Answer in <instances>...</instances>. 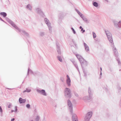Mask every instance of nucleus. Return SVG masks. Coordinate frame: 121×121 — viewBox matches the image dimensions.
Masks as SVG:
<instances>
[{
    "label": "nucleus",
    "instance_id": "obj_14",
    "mask_svg": "<svg viewBox=\"0 0 121 121\" xmlns=\"http://www.w3.org/2000/svg\"><path fill=\"white\" fill-rule=\"evenodd\" d=\"M105 32L107 36H108V35H112L110 32L108 30H106L105 31Z\"/></svg>",
    "mask_w": 121,
    "mask_h": 121
},
{
    "label": "nucleus",
    "instance_id": "obj_26",
    "mask_svg": "<svg viewBox=\"0 0 121 121\" xmlns=\"http://www.w3.org/2000/svg\"><path fill=\"white\" fill-rule=\"evenodd\" d=\"M71 29L72 30L73 33L74 34H75V32L74 30V29L73 28H72Z\"/></svg>",
    "mask_w": 121,
    "mask_h": 121
},
{
    "label": "nucleus",
    "instance_id": "obj_23",
    "mask_svg": "<svg viewBox=\"0 0 121 121\" xmlns=\"http://www.w3.org/2000/svg\"><path fill=\"white\" fill-rule=\"evenodd\" d=\"M93 36L94 38H95L96 37V36L94 32H93Z\"/></svg>",
    "mask_w": 121,
    "mask_h": 121
},
{
    "label": "nucleus",
    "instance_id": "obj_37",
    "mask_svg": "<svg viewBox=\"0 0 121 121\" xmlns=\"http://www.w3.org/2000/svg\"><path fill=\"white\" fill-rule=\"evenodd\" d=\"M74 121H78L77 119H76L74 120Z\"/></svg>",
    "mask_w": 121,
    "mask_h": 121
},
{
    "label": "nucleus",
    "instance_id": "obj_22",
    "mask_svg": "<svg viewBox=\"0 0 121 121\" xmlns=\"http://www.w3.org/2000/svg\"><path fill=\"white\" fill-rule=\"evenodd\" d=\"M88 118V116L86 117V115L85 117L84 118V119L86 121H88L90 119H87Z\"/></svg>",
    "mask_w": 121,
    "mask_h": 121
},
{
    "label": "nucleus",
    "instance_id": "obj_47",
    "mask_svg": "<svg viewBox=\"0 0 121 121\" xmlns=\"http://www.w3.org/2000/svg\"><path fill=\"white\" fill-rule=\"evenodd\" d=\"M105 0V1H107V0Z\"/></svg>",
    "mask_w": 121,
    "mask_h": 121
},
{
    "label": "nucleus",
    "instance_id": "obj_17",
    "mask_svg": "<svg viewBox=\"0 0 121 121\" xmlns=\"http://www.w3.org/2000/svg\"><path fill=\"white\" fill-rule=\"evenodd\" d=\"M93 5L94 6L96 7H97L98 6V4L96 2H95L93 3Z\"/></svg>",
    "mask_w": 121,
    "mask_h": 121
},
{
    "label": "nucleus",
    "instance_id": "obj_34",
    "mask_svg": "<svg viewBox=\"0 0 121 121\" xmlns=\"http://www.w3.org/2000/svg\"><path fill=\"white\" fill-rule=\"evenodd\" d=\"M14 118H13L11 120V121H14Z\"/></svg>",
    "mask_w": 121,
    "mask_h": 121
},
{
    "label": "nucleus",
    "instance_id": "obj_21",
    "mask_svg": "<svg viewBox=\"0 0 121 121\" xmlns=\"http://www.w3.org/2000/svg\"><path fill=\"white\" fill-rule=\"evenodd\" d=\"M88 118V116L86 117V115L85 117L84 118V119L86 121H88L90 119H87Z\"/></svg>",
    "mask_w": 121,
    "mask_h": 121
},
{
    "label": "nucleus",
    "instance_id": "obj_8",
    "mask_svg": "<svg viewBox=\"0 0 121 121\" xmlns=\"http://www.w3.org/2000/svg\"><path fill=\"white\" fill-rule=\"evenodd\" d=\"M19 101L20 103H24L26 101L25 99H23L22 98H19Z\"/></svg>",
    "mask_w": 121,
    "mask_h": 121
},
{
    "label": "nucleus",
    "instance_id": "obj_1",
    "mask_svg": "<svg viewBox=\"0 0 121 121\" xmlns=\"http://www.w3.org/2000/svg\"><path fill=\"white\" fill-rule=\"evenodd\" d=\"M65 95L66 97L70 98L71 96L70 91L69 88H66L65 90Z\"/></svg>",
    "mask_w": 121,
    "mask_h": 121
},
{
    "label": "nucleus",
    "instance_id": "obj_12",
    "mask_svg": "<svg viewBox=\"0 0 121 121\" xmlns=\"http://www.w3.org/2000/svg\"><path fill=\"white\" fill-rule=\"evenodd\" d=\"M91 98V96H90L89 97L88 96H85L84 98V99L86 100H87L90 99Z\"/></svg>",
    "mask_w": 121,
    "mask_h": 121
},
{
    "label": "nucleus",
    "instance_id": "obj_46",
    "mask_svg": "<svg viewBox=\"0 0 121 121\" xmlns=\"http://www.w3.org/2000/svg\"><path fill=\"white\" fill-rule=\"evenodd\" d=\"M102 74V73H101V71L100 73V75H101Z\"/></svg>",
    "mask_w": 121,
    "mask_h": 121
},
{
    "label": "nucleus",
    "instance_id": "obj_28",
    "mask_svg": "<svg viewBox=\"0 0 121 121\" xmlns=\"http://www.w3.org/2000/svg\"><path fill=\"white\" fill-rule=\"evenodd\" d=\"M76 10L77 12L79 14V15L80 14V13H81L77 10L76 9Z\"/></svg>",
    "mask_w": 121,
    "mask_h": 121
},
{
    "label": "nucleus",
    "instance_id": "obj_16",
    "mask_svg": "<svg viewBox=\"0 0 121 121\" xmlns=\"http://www.w3.org/2000/svg\"><path fill=\"white\" fill-rule=\"evenodd\" d=\"M57 52H58V54H61V52L60 50L59 49V47L57 45Z\"/></svg>",
    "mask_w": 121,
    "mask_h": 121
},
{
    "label": "nucleus",
    "instance_id": "obj_33",
    "mask_svg": "<svg viewBox=\"0 0 121 121\" xmlns=\"http://www.w3.org/2000/svg\"><path fill=\"white\" fill-rule=\"evenodd\" d=\"M113 51L115 53L117 51V50L116 51V48H115L113 50Z\"/></svg>",
    "mask_w": 121,
    "mask_h": 121
},
{
    "label": "nucleus",
    "instance_id": "obj_29",
    "mask_svg": "<svg viewBox=\"0 0 121 121\" xmlns=\"http://www.w3.org/2000/svg\"><path fill=\"white\" fill-rule=\"evenodd\" d=\"M79 15L82 18V17L84 16L81 13H80V14Z\"/></svg>",
    "mask_w": 121,
    "mask_h": 121
},
{
    "label": "nucleus",
    "instance_id": "obj_25",
    "mask_svg": "<svg viewBox=\"0 0 121 121\" xmlns=\"http://www.w3.org/2000/svg\"><path fill=\"white\" fill-rule=\"evenodd\" d=\"M60 80L62 82H63L64 80V78L63 77H61Z\"/></svg>",
    "mask_w": 121,
    "mask_h": 121
},
{
    "label": "nucleus",
    "instance_id": "obj_20",
    "mask_svg": "<svg viewBox=\"0 0 121 121\" xmlns=\"http://www.w3.org/2000/svg\"><path fill=\"white\" fill-rule=\"evenodd\" d=\"M117 26L119 27H121V21H120L118 23Z\"/></svg>",
    "mask_w": 121,
    "mask_h": 121
},
{
    "label": "nucleus",
    "instance_id": "obj_13",
    "mask_svg": "<svg viewBox=\"0 0 121 121\" xmlns=\"http://www.w3.org/2000/svg\"><path fill=\"white\" fill-rule=\"evenodd\" d=\"M0 14L3 16L4 17H5L7 15L6 13L5 12H1L0 13Z\"/></svg>",
    "mask_w": 121,
    "mask_h": 121
},
{
    "label": "nucleus",
    "instance_id": "obj_48",
    "mask_svg": "<svg viewBox=\"0 0 121 121\" xmlns=\"http://www.w3.org/2000/svg\"><path fill=\"white\" fill-rule=\"evenodd\" d=\"M30 90L29 91H28L27 92H30Z\"/></svg>",
    "mask_w": 121,
    "mask_h": 121
},
{
    "label": "nucleus",
    "instance_id": "obj_32",
    "mask_svg": "<svg viewBox=\"0 0 121 121\" xmlns=\"http://www.w3.org/2000/svg\"><path fill=\"white\" fill-rule=\"evenodd\" d=\"M118 63L119 64H120V60H117Z\"/></svg>",
    "mask_w": 121,
    "mask_h": 121
},
{
    "label": "nucleus",
    "instance_id": "obj_2",
    "mask_svg": "<svg viewBox=\"0 0 121 121\" xmlns=\"http://www.w3.org/2000/svg\"><path fill=\"white\" fill-rule=\"evenodd\" d=\"M68 105L69 107L70 112L72 113H73L72 105L69 100H68Z\"/></svg>",
    "mask_w": 121,
    "mask_h": 121
},
{
    "label": "nucleus",
    "instance_id": "obj_35",
    "mask_svg": "<svg viewBox=\"0 0 121 121\" xmlns=\"http://www.w3.org/2000/svg\"><path fill=\"white\" fill-rule=\"evenodd\" d=\"M75 94V95L77 96H78V94L77 93H74Z\"/></svg>",
    "mask_w": 121,
    "mask_h": 121
},
{
    "label": "nucleus",
    "instance_id": "obj_42",
    "mask_svg": "<svg viewBox=\"0 0 121 121\" xmlns=\"http://www.w3.org/2000/svg\"><path fill=\"white\" fill-rule=\"evenodd\" d=\"M15 108L16 109V111L17 110V107H15Z\"/></svg>",
    "mask_w": 121,
    "mask_h": 121
},
{
    "label": "nucleus",
    "instance_id": "obj_39",
    "mask_svg": "<svg viewBox=\"0 0 121 121\" xmlns=\"http://www.w3.org/2000/svg\"><path fill=\"white\" fill-rule=\"evenodd\" d=\"M0 19L1 20V21H3V20L1 18H0Z\"/></svg>",
    "mask_w": 121,
    "mask_h": 121
},
{
    "label": "nucleus",
    "instance_id": "obj_15",
    "mask_svg": "<svg viewBox=\"0 0 121 121\" xmlns=\"http://www.w3.org/2000/svg\"><path fill=\"white\" fill-rule=\"evenodd\" d=\"M45 20L46 22V24H47V25L48 26H50V23H49V22H48V20L47 19H45Z\"/></svg>",
    "mask_w": 121,
    "mask_h": 121
},
{
    "label": "nucleus",
    "instance_id": "obj_9",
    "mask_svg": "<svg viewBox=\"0 0 121 121\" xmlns=\"http://www.w3.org/2000/svg\"><path fill=\"white\" fill-rule=\"evenodd\" d=\"M76 56L77 58L80 61V60H81L83 58L79 54H76Z\"/></svg>",
    "mask_w": 121,
    "mask_h": 121
},
{
    "label": "nucleus",
    "instance_id": "obj_36",
    "mask_svg": "<svg viewBox=\"0 0 121 121\" xmlns=\"http://www.w3.org/2000/svg\"><path fill=\"white\" fill-rule=\"evenodd\" d=\"M11 106V105H9L8 106V107L9 108H10Z\"/></svg>",
    "mask_w": 121,
    "mask_h": 121
},
{
    "label": "nucleus",
    "instance_id": "obj_7",
    "mask_svg": "<svg viewBox=\"0 0 121 121\" xmlns=\"http://www.w3.org/2000/svg\"><path fill=\"white\" fill-rule=\"evenodd\" d=\"M92 113L91 112H88L87 114L86 115V117L88 116V118L87 119H90L92 116Z\"/></svg>",
    "mask_w": 121,
    "mask_h": 121
},
{
    "label": "nucleus",
    "instance_id": "obj_50",
    "mask_svg": "<svg viewBox=\"0 0 121 121\" xmlns=\"http://www.w3.org/2000/svg\"><path fill=\"white\" fill-rule=\"evenodd\" d=\"M114 24H115V25H115V23H114Z\"/></svg>",
    "mask_w": 121,
    "mask_h": 121
},
{
    "label": "nucleus",
    "instance_id": "obj_49",
    "mask_svg": "<svg viewBox=\"0 0 121 121\" xmlns=\"http://www.w3.org/2000/svg\"><path fill=\"white\" fill-rule=\"evenodd\" d=\"M49 29L50 30V28L49 27Z\"/></svg>",
    "mask_w": 121,
    "mask_h": 121
},
{
    "label": "nucleus",
    "instance_id": "obj_27",
    "mask_svg": "<svg viewBox=\"0 0 121 121\" xmlns=\"http://www.w3.org/2000/svg\"><path fill=\"white\" fill-rule=\"evenodd\" d=\"M30 105L29 104H28L26 105V107L28 108H29L30 107Z\"/></svg>",
    "mask_w": 121,
    "mask_h": 121
},
{
    "label": "nucleus",
    "instance_id": "obj_44",
    "mask_svg": "<svg viewBox=\"0 0 121 121\" xmlns=\"http://www.w3.org/2000/svg\"><path fill=\"white\" fill-rule=\"evenodd\" d=\"M100 70H101V72L102 70V68L101 67L100 68Z\"/></svg>",
    "mask_w": 121,
    "mask_h": 121
},
{
    "label": "nucleus",
    "instance_id": "obj_24",
    "mask_svg": "<svg viewBox=\"0 0 121 121\" xmlns=\"http://www.w3.org/2000/svg\"><path fill=\"white\" fill-rule=\"evenodd\" d=\"M76 67V68L77 69H78V66L77 64L76 63L75 64H74V65Z\"/></svg>",
    "mask_w": 121,
    "mask_h": 121
},
{
    "label": "nucleus",
    "instance_id": "obj_4",
    "mask_svg": "<svg viewBox=\"0 0 121 121\" xmlns=\"http://www.w3.org/2000/svg\"><path fill=\"white\" fill-rule=\"evenodd\" d=\"M107 36L108 40L111 43H112L113 42V41L112 37V35H108V36Z\"/></svg>",
    "mask_w": 121,
    "mask_h": 121
},
{
    "label": "nucleus",
    "instance_id": "obj_30",
    "mask_svg": "<svg viewBox=\"0 0 121 121\" xmlns=\"http://www.w3.org/2000/svg\"><path fill=\"white\" fill-rule=\"evenodd\" d=\"M27 8H29V9H30V5H28L27 6Z\"/></svg>",
    "mask_w": 121,
    "mask_h": 121
},
{
    "label": "nucleus",
    "instance_id": "obj_31",
    "mask_svg": "<svg viewBox=\"0 0 121 121\" xmlns=\"http://www.w3.org/2000/svg\"><path fill=\"white\" fill-rule=\"evenodd\" d=\"M0 111L2 112V110L1 106H0Z\"/></svg>",
    "mask_w": 121,
    "mask_h": 121
},
{
    "label": "nucleus",
    "instance_id": "obj_41",
    "mask_svg": "<svg viewBox=\"0 0 121 121\" xmlns=\"http://www.w3.org/2000/svg\"><path fill=\"white\" fill-rule=\"evenodd\" d=\"M76 63L75 62H74V63H73V64L74 65V64H75Z\"/></svg>",
    "mask_w": 121,
    "mask_h": 121
},
{
    "label": "nucleus",
    "instance_id": "obj_38",
    "mask_svg": "<svg viewBox=\"0 0 121 121\" xmlns=\"http://www.w3.org/2000/svg\"><path fill=\"white\" fill-rule=\"evenodd\" d=\"M72 61V63H74V62H75V61L74 60Z\"/></svg>",
    "mask_w": 121,
    "mask_h": 121
},
{
    "label": "nucleus",
    "instance_id": "obj_45",
    "mask_svg": "<svg viewBox=\"0 0 121 121\" xmlns=\"http://www.w3.org/2000/svg\"><path fill=\"white\" fill-rule=\"evenodd\" d=\"M83 28H82L81 29V31H83Z\"/></svg>",
    "mask_w": 121,
    "mask_h": 121
},
{
    "label": "nucleus",
    "instance_id": "obj_6",
    "mask_svg": "<svg viewBox=\"0 0 121 121\" xmlns=\"http://www.w3.org/2000/svg\"><path fill=\"white\" fill-rule=\"evenodd\" d=\"M73 121H74V120L77 119V117L76 115L75 114H73L72 116Z\"/></svg>",
    "mask_w": 121,
    "mask_h": 121
},
{
    "label": "nucleus",
    "instance_id": "obj_40",
    "mask_svg": "<svg viewBox=\"0 0 121 121\" xmlns=\"http://www.w3.org/2000/svg\"><path fill=\"white\" fill-rule=\"evenodd\" d=\"M79 28L80 29H82V27L81 26H80L79 27Z\"/></svg>",
    "mask_w": 121,
    "mask_h": 121
},
{
    "label": "nucleus",
    "instance_id": "obj_5",
    "mask_svg": "<svg viewBox=\"0 0 121 121\" xmlns=\"http://www.w3.org/2000/svg\"><path fill=\"white\" fill-rule=\"evenodd\" d=\"M81 65H83L84 64H86V61L83 58L80 61Z\"/></svg>",
    "mask_w": 121,
    "mask_h": 121
},
{
    "label": "nucleus",
    "instance_id": "obj_18",
    "mask_svg": "<svg viewBox=\"0 0 121 121\" xmlns=\"http://www.w3.org/2000/svg\"><path fill=\"white\" fill-rule=\"evenodd\" d=\"M57 58L59 60L60 62H62V59L61 58V57L60 56H57Z\"/></svg>",
    "mask_w": 121,
    "mask_h": 121
},
{
    "label": "nucleus",
    "instance_id": "obj_43",
    "mask_svg": "<svg viewBox=\"0 0 121 121\" xmlns=\"http://www.w3.org/2000/svg\"><path fill=\"white\" fill-rule=\"evenodd\" d=\"M85 32V30H83L82 33H84Z\"/></svg>",
    "mask_w": 121,
    "mask_h": 121
},
{
    "label": "nucleus",
    "instance_id": "obj_11",
    "mask_svg": "<svg viewBox=\"0 0 121 121\" xmlns=\"http://www.w3.org/2000/svg\"><path fill=\"white\" fill-rule=\"evenodd\" d=\"M39 93L42 94L43 95H46V94L45 93V91L44 90H42L41 91H39Z\"/></svg>",
    "mask_w": 121,
    "mask_h": 121
},
{
    "label": "nucleus",
    "instance_id": "obj_10",
    "mask_svg": "<svg viewBox=\"0 0 121 121\" xmlns=\"http://www.w3.org/2000/svg\"><path fill=\"white\" fill-rule=\"evenodd\" d=\"M84 44L86 50L87 51H88L89 50V48L88 46L85 43H84Z\"/></svg>",
    "mask_w": 121,
    "mask_h": 121
},
{
    "label": "nucleus",
    "instance_id": "obj_3",
    "mask_svg": "<svg viewBox=\"0 0 121 121\" xmlns=\"http://www.w3.org/2000/svg\"><path fill=\"white\" fill-rule=\"evenodd\" d=\"M66 83L68 86H70L71 80L69 77L68 75H67Z\"/></svg>",
    "mask_w": 121,
    "mask_h": 121
},
{
    "label": "nucleus",
    "instance_id": "obj_19",
    "mask_svg": "<svg viewBox=\"0 0 121 121\" xmlns=\"http://www.w3.org/2000/svg\"><path fill=\"white\" fill-rule=\"evenodd\" d=\"M82 19L84 21H87V19L84 16L82 17Z\"/></svg>",
    "mask_w": 121,
    "mask_h": 121
}]
</instances>
